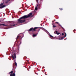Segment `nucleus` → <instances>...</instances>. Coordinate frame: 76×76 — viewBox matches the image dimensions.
Instances as JSON below:
<instances>
[{
  "label": "nucleus",
  "instance_id": "393cba45",
  "mask_svg": "<svg viewBox=\"0 0 76 76\" xmlns=\"http://www.w3.org/2000/svg\"><path fill=\"white\" fill-rule=\"evenodd\" d=\"M54 20L55 21V20Z\"/></svg>",
  "mask_w": 76,
  "mask_h": 76
},
{
  "label": "nucleus",
  "instance_id": "39448f33",
  "mask_svg": "<svg viewBox=\"0 0 76 76\" xmlns=\"http://www.w3.org/2000/svg\"><path fill=\"white\" fill-rule=\"evenodd\" d=\"M54 33L55 34H57V35H59V34H60V33H58L57 31H56L54 32Z\"/></svg>",
  "mask_w": 76,
  "mask_h": 76
},
{
  "label": "nucleus",
  "instance_id": "b1692460",
  "mask_svg": "<svg viewBox=\"0 0 76 76\" xmlns=\"http://www.w3.org/2000/svg\"><path fill=\"white\" fill-rule=\"evenodd\" d=\"M9 1H10V0H9Z\"/></svg>",
  "mask_w": 76,
  "mask_h": 76
},
{
  "label": "nucleus",
  "instance_id": "dca6fc26",
  "mask_svg": "<svg viewBox=\"0 0 76 76\" xmlns=\"http://www.w3.org/2000/svg\"><path fill=\"white\" fill-rule=\"evenodd\" d=\"M1 6H2V5H3V3L1 4Z\"/></svg>",
  "mask_w": 76,
  "mask_h": 76
},
{
  "label": "nucleus",
  "instance_id": "f257e3e1",
  "mask_svg": "<svg viewBox=\"0 0 76 76\" xmlns=\"http://www.w3.org/2000/svg\"><path fill=\"white\" fill-rule=\"evenodd\" d=\"M31 15L32 13H31L27 15H25L24 16H23V17H22L19 19L18 20L19 22H20V23H22V22H25V20H23L22 19H26V18H28L30 17V16Z\"/></svg>",
  "mask_w": 76,
  "mask_h": 76
},
{
  "label": "nucleus",
  "instance_id": "5701e85b",
  "mask_svg": "<svg viewBox=\"0 0 76 76\" xmlns=\"http://www.w3.org/2000/svg\"><path fill=\"white\" fill-rule=\"evenodd\" d=\"M52 22H53V21H52Z\"/></svg>",
  "mask_w": 76,
  "mask_h": 76
},
{
  "label": "nucleus",
  "instance_id": "6e6552de",
  "mask_svg": "<svg viewBox=\"0 0 76 76\" xmlns=\"http://www.w3.org/2000/svg\"><path fill=\"white\" fill-rule=\"evenodd\" d=\"M63 39H64V37H61V38H59V39L61 40Z\"/></svg>",
  "mask_w": 76,
  "mask_h": 76
},
{
  "label": "nucleus",
  "instance_id": "20e7f679",
  "mask_svg": "<svg viewBox=\"0 0 76 76\" xmlns=\"http://www.w3.org/2000/svg\"><path fill=\"white\" fill-rule=\"evenodd\" d=\"M14 56H12V58L13 59V60H14L15 58H16V54L15 53L14 54Z\"/></svg>",
  "mask_w": 76,
  "mask_h": 76
},
{
  "label": "nucleus",
  "instance_id": "a211bd4d",
  "mask_svg": "<svg viewBox=\"0 0 76 76\" xmlns=\"http://www.w3.org/2000/svg\"><path fill=\"white\" fill-rule=\"evenodd\" d=\"M37 1V2H38V0H36Z\"/></svg>",
  "mask_w": 76,
  "mask_h": 76
},
{
  "label": "nucleus",
  "instance_id": "4be33fe9",
  "mask_svg": "<svg viewBox=\"0 0 76 76\" xmlns=\"http://www.w3.org/2000/svg\"><path fill=\"white\" fill-rule=\"evenodd\" d=\"M4 0H3V1H4Z\"/></svg>",
  "mask_w": 76,
  "mask_h": 76
},
{
  "label": "nucleus",
  "instance_id": "9d476101",
  "mask_svg": "<svg viewBox=\"0 0 76 76\" xmlns=\"http://www.w3.org/2000/svg\"><path fill=\"white\" fill-rule=\"evenodd\" d=\"M33 37H36V35L35 34H34L33 35Z\"/></svg>",
  "mask_w": 76,
  "mask_h": 76
},
{
  "label": "nucleus",
  "instance_id": "2eb2a0df",
  "mask_svg": "<svg viewBox=\"0 0 76 76\" xmlns=\"http://www.w3.org/2000/svg\"><path fill=\"white\" fill-rule=\"evenodd\" d=\"M19 35H18V36H17V38L18 39V37H19Z\"/></svg>",
  "mask_w": 76,
  "mask_h": 76
},
{
  "label": "nucleus",
  "instance_id": "aec40b11",
  "mask_svg": "<svg viewBox=\"0 0 76 76\" xmlns=\"http://www.w3.org/2000/svg\"><path fill=\"white\" fill-rule=\"evenodd\" d=\"M15 26V25H14L12 26Z\"/></svg>",
  "mask_w": 76,
  "mask_h": 76
},
{
  "label": "nucleus",
  "instance_id": "ddd939ff",
  "mask_svg": "<svg viewBox=\"0 0 76 76\" xmlns=\"http://www.w3.org/2000/svg\"><path fill=\"white\" fill-rule=\"evenodd\" d=\"M56 23H57V24H59V23L58 22H56Z\"/></svg>",
  "mask_w": 76,
  "mask_h": 76
},
{
  "label": "nucleus",
  "instance_id": "6ab92c4d",
  "mask_svg": "<svg viewBox=\"0 0 76 76\" xmlns=\"http://www.w3.org/2000/svg\"><path fill=\"white\" fill-rule=\"evenodd\" d=\"M61 10H63V9L61 8Z\"/></svg>",
  "mask_w": 76,
  "mask_h": 76
},
{
  "label": "nucleus",
  "instance_id": "412c9836",
  "mask_svg": "<svg viewBox=\"0 0 76 76\" xmlns=\"http://www.w3.org/2000/svg\"><path fill=\"white\" fill-rule=\"evenodd\" d=\"M15 65H17L16 63H15Z\"/></svg>",
  "mask_w": 76,
  "mask_h": 76
},
{
  "label": "nucleus",
  "instance_id": "0eeeda50",
  "mask_svg": "<svg viewBox=\"0 0 76 76\" xmlns=\"http://www.w3.org/2000/svg\"><path fill=\"white\" fill-rule=\"evenodd\" d=\"M38 9V7H37V6L36 7L35 9V10H37Z\"/></svg>",
  "mask_w": 76,
  "mask_h": 76
},
{
  "label": "nucleus",
  "instance_id": "f03ea898",
  "mask_svg": "<svg viewBox=\"0 0 76 76\" xmlns=\"http://www.w3.org/2000/svg\"><path fill=\"white\" fill-rule=\"evenodd\" d=\"M38 28V27H35L33 29V28H31L29 30V31H32L33 32V31H35V29H37Z\"/></svg>",
  "mask_w": 76,
  "mask_h": 76
},
{
  "label": "nucleus",
  "instance_id": "7ed1b4c3",
  "mask_svg": "<svg viewBox=\"0 0 76 76\" xmlns=\"http://www.w3.org/2000/svg\"><path fill=\"white\" fill-rule=\"evenodd\" d=\"M10 76H15V73H13V71H12L10 72Z\"/></svg>",
  "mask_w": 76,
  "mask_h": 76
},
{
  "label": "nucleus",
  "instance_id": "f8f14e48",
  "mask_svg": "<svg viewBox=\"0 0 76 76\" xmlns=\"http://www.w3.org/2000/svg\"><path fill=\"white\" fill-rule=\"evenodd\" d=\"M49 36H50V37H52V38L53 37V36H51V35H49Z\"/></svg>",
  "mask_w": 76,
  "mask_h": 76
},
{
  "label": "nucleus",
  "instance_id": "1a4fd4ad",
  "mask_svg": "<svg viewBox=\"0 0 76 76\" xmlns=\"http://www.w3.org/2000/svg\"><path fill=\"white\" fill-rule=\"evenodd\" d=\"M0 25H2L3 26H5V25L4 24H0Z\"/></svg>",
  "mask_w": 76,
  "mask_h": 76
},
{
  "label": "nucleus",
  "instance_id": "4468645a",
  "mask_svg": "<svg viewBox=\"0 0 76 76\" xmlns=\"http://www.w3.org/2000/svg\"><path fill=\"white\" fill-rule=\"evenodd\" d=\"M65 36L64 37H66V33H65Z\"/></svg>",
  "mask_w": 76,
  "mask_h": 76
},
{
  "label": "nucleus",
  "instance_id": "9b49d317",
  "mask_svg": "<svg viewBox=\"0 0 76 76\" xmlns=\"http://www.w3.org/2000/svg\"><path fill=\"white\" fill-rule=\"evenodd\" d=\"M53 28H56V26L53 25Z\"/></svg>",
  "mask_w": 76,
  "mask_h": 76
},
{
  "label": "nucleus",
  "instance_id": "f3484780",
  "mask_svg": "<svg viewBox=\"0 0 76 76\" xmlns=\"http://www.w3.org/2000/svg\"><path fill=\"white\" fill-rule=\"evenodd\" d=\"M62 35H64V34L63 33H62Z\"/></svg>",
  "mask_w": 76,
  "mask_h": 76
},
{
  "label": "nucleus",
  "instance_id": "423d86ee",
  "mask_svg": "<svg viewBox=\"0 0 76 76\" xmlns=\"http://www.w3.org/2000/svg\"><path fill=\"white\" fill-rule=\"evenodd\" d=\"M6 7V6L5 5H3L2 7L0 6V8H3V7Z\"/></svg>",
  "mask_w": 76,
  "mask_h": 76
}]
</instances>
